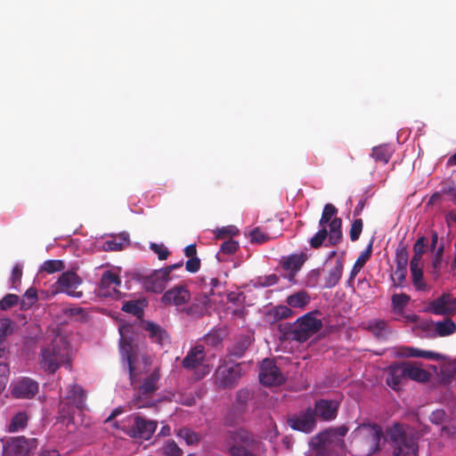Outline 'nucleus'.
I'll list each match as a JSON object with an SVG mask.
<instances>
[{"instance_id":"obj_19","label":"nucleus","mask_w":456,"mask_h":456,"mask_svg":"<svg viewBox=\"0 0 456 456\" xmlns=\"http://www.w3.org/2000/svg\"><path fill=\"white\" fill-rule=\"evenodd\" d=\"M338 403L334 400L319 399L314 402L313 413L314 418H320L325 421H330L337 418Z\"/></svg>"},{"instance_id":"obj_64","label":"nucleus","mask_w":456,"mask_h":456,"mask_svg":"<svg viewBox=\"0 0 456 456\" xmlns=\"http://www.w3.org/2000/svg\"><path fill=\"white\" fill-rule=\"evenodd\" d=\"M203 285L205 289H207V287L209 286L208 291H206V293H208L209 295L214 294V289L217 287L220 284V281L217 278H211L209 280V283H207V281L205 279L202 280Z\"/></svg>"},{"instance_id":"obj_36","label":"nucleus","mask_w":456,"mask_h":456,"mask_svg":"<svg viewBox=\"0 0 456 456\" xmlns=\"http://www.w3.org/2000/svg\"><path fill=\"white\" fill-rule=\"evenodd\" d=\"M28 420V416L24 411H20L16 413L11 419L10 425H9V431L10 432H18L20 430H22L26 428Z\"/></svg>"},{"instance_id":"obj_7","label":"nucleus","mask_w":456,"mask_h":456,"mask_svg":"<svg viewBox=\"0 0 456 456\" xmlns=\"http://www.w3.org/2000/svg\"><path fill=\"white\" fill-rule=\"evenodd\" d=\"M347 431L348 428L345 426L328 428L314 436L310 440L309 445L315 452L320 451L329 452L331 445L344 449L345 442L343 438Z\"/></svg>"},{"instance_id":"obj_55","label":"nucleus","mask_w":456,"mask_h":456,"mask_svg":"<svg viewBox=\"0 0 456 456\" xmlns=\"http://www.w3.org/2000/svg\"><path fill=\"white\" fill-rule=\"evenodd\" d=\"M205 343L208 346L216 347L222 344L223 337L217 330L211 331L204 337Z\"/></svg>"},{"instance_id":"obj_44","label":"nucleus","mask_w":456,"mask_h":456,"mask_svg":"<svg viewBox=\"0 0 456 456\" xmlns=\"http://www.w3.org/2000/svg\"><path fill=\"white\" fill-rule=\"evenodd\" d=\"M444 246L442 243L435 251V255L432 260V273L435 278H438L440 275L443 256H444Z\"/></svg>"},{"instance_id":"obj_39","label":"nucleus","mask_w":456,"mask_h":456,"mask_svg":"<svg viewBox=\"0 0 456 456\" xmlns=\"http://www.w3.org/2000/svg\"><path fill=\"white\" fill-rule=\"evenodd\" d=\"M16 328V323L9 318H0V340L6 343V338L12 335Z\"/></svg>"},{"instance_id":"obj_46","label":"nucleus","mask_w":456,"mask_h":456,"mask_svg":"<svg viewBox=\"0 0 456 456\" xmlns=\"http://www.w3.org/2000/svg\"><path fill=\"white\" fill-rule=\"evenodd\" d=\"M329 230L326 226H321V229L311 238L310 246L313 248H319L322 247L326 239L329 240Z\"/></svg>"},{"instance_id":"obj_29","label":"nucleus","mask_w":456,"mask_h":456,"mask_svg":"<svg viewBox=\"0 0 456 456\" xmlns=\"http://www.w3.org/2000/svg\"><path fill=\"white\" fill-rule=\"evenodd\" d=\"M402 355L405 357H422L429 360L440 361L444 360L445 357L438 353L432 351H423L415 347H403L402 348Z\"/></svg>"},{"instance_id":"obj_54","label":"nucleus","mask_w":456,"mask_h":456,"mask_svg":"<svg viewBox=\"0 0 456 456\" xmlns=\"http://www.w3.org/2000/svg\"><path fill=\"white\" fill-rule=\"evenodd\" d=\"M20 303V297L15 294H7L0 300V309L7 310Z\"/></svg>"},{"instance_id":"obj_34","label":"nucleus","mask_w":456,"mask_h":456,"mask_svg":"<svg viewBox=\"0 0 456 456\" xmlns=\"http://www.w3.org/2000/svg\"><path fill=\"white\" fill-rule=\"evenodd\" d=\"M175 435L183 439L187 445H198L201 441L200 434L185 427L179 428Z\"/></svg>"},{"instance_id":"obj_28","label":"nucleus","mask_w":456,"mask_h":456,"mask_svg":"<svg viewBox=\"0 0 456 456\" xmlns=\"http://www.w3.org/2000/svg\"><path fill=\"white\" fill-rule=\"evenodd\" d=\"M394 153V149L390 144H380L372 148L371 157L375 162L386 165L389 162Z\"/></svg>"},{"instance_id":"obj_49","label":"nucleus","mask_w":456,"mask_h":456,"mask_svg":"<svg viewBox=\"0 0 456 456\" xmlns=\"http://www.w3.org/2000/svg\"><path fill=\"white\" fill-rule=\"evenodd\" d=\"M64 268L65 265L61 260H46L44 262L41 271L47 273H54L62 271Z\"/></svg>"},{"instance_id":"obj_21","label":"nucleus","mask_w":456,"mask_h":456,"mask_svg":"<svg viewBox=\"0 0 456 456\" xmlns=\"http://www.w3.org/2000/svg\"><path fill=\"white\" fill-rule=\"evenodd\" d=\"M428 309L438 315L452 314L456 311L455 298H452L449 293H444L429 303Z\"/></svg>"},{"instance_id":"obj_58","label":"nucleus","mask_w":456,"mask_h":456,"mask_svg":"<svg viewBox=\"0 0 456 456\" xmlns=\"http://www.w3.org/2000/svg\"><path fill=\"white\" fill-rule=\"evenodd\" d=\"M151 249L158 255L159 260H166L170 254L168 249L162 244L151 243Z\"/></svg>"},{"instance_id":"obj_38","label":"nucleus","mask_w":456,"mask_h":456,"mask_svg":"<svg viewBox=\"0 0 456 456\" xmlns=\"http://www.w3.org/2000/svg\"><path fill=\"white\" fill-rule=\"evenodd\" d=\"M129 240L127 235L121 234L118 238H113L106 240L103 243V249L105 251H118L123 249L124 245H128Z\"/></svg>"},{"instance_id":"obj_48","label":"nucleus","mask_w":456,"mask_h":456,"mask_svg":"<svg viewBox=\"0 0 456 456\" xmlns=\"http://www.w3.org/2000/svg\"><path fill=\"white\" fill-rule=\"evenodd\" d=\"M165 456H183V452L174 440H167L162 447Z\"/></svg>"},{"instance_id":"obj_61","label":"nucleus","mask_w":456,"mask_h":456,"mask_svg":"<svg viewBox=\"0 0 456 456\" xmlns=\"http://www.w3.org/2000/svg\"><path fill=\"white\" fill-rule=\"evenodd\" d=\"M185 268L189 273H196L200 268V259L199 257H191L185 263Z\"/></svg>"},{"instance_id":"obj_35","label":"nucleus","mask_w":456,"mask_h":456,"mask_svg":"<svg viewBox=\"0 0 456 456\" xmlns=\"http://www.w3.org/2000/svg\"><path fill=\"white\" fill-rule=\"evenodd\" d=\"M38 300L37 291L35 288H29L20 299V309L26 311L31 308Z\"/></svg>"},{"instance_id":"obj_41","label":"nucleus","mask_w":456,"mask_h":456,"mask_svg":"<svg viewBox=\"0 0 456 456\" xmlns=\"http://www.w3.org/2000/svg\"><path fill=\"white\" fill-rule=\"evenodd\" d=\"M249 236L251 242L256 244H262L277 237V235L265 232L259 227H256L250 231Z\"/></svg>"},{"instance_id":"obj_62","label":"nucleus","mask_w":456,"mask_h":456,"mask_svg":"<svg viewBox=\"0 0 456 456\" xmlns=\"http://www.w3.org/2000/svg\"><path fill=\"white\" fill-rule=\"evenodd\" d=\"M278 281H279V278L276 274H270L268 276L261 278L259 281V283L263 287H269V286L276 284L278 282Z\"/></svg>"},{"instance_id":"obj_56","label":"nucleus","mask_w":456,"mask_h":456,"mask_svg":"<svg viewBox=\"0 0 456 456\" xmlns=\"http://www.w3.org/2000/svg\"><path fill=\"white\" fill-rule=\"evenodd\" d=\"M239 248V242L233 240H226L221 245L220 251L226 255H233Z\"/></svg>"},{"instance_id":"obj_47","label":"nucleus","mask_w":456,"mask_h":456,"mask_svg":"<svg viewBox=\"0 0 456 456\" xmlns=\"http://www.w3.org/2000/svg\"><path fill=\"white\" fill-rule=\"evenodd\" d=\"M412 283L416 289L418 290H425L427 289V284L423 280V271L422 267L419 268H410Z\"/></svg>"},{"instance_id":"obj_33","label":"nucleus","mask_w":456,"mask_h":456,"mask_svg":"<svg viewBox=\"0 0 456 456\" xmlns=\"http://www.w3.org/2000/svg\"><path fill=\"white\" fill-rule=\"evenodd\" d=\"M310 301V297L305 290H300L287 297L286 303L290 307L304 308Z\"/></svg>"},{"instance_id":"obj_52","label":"nucleus","mask_w":456,"mask_h":456,"mask_svg":"<svg viewBox=\"0 0 456 456\" xmlns=\"http://www.w3.org/2000/svg\"><path fill=\"white\" fill-rule=\"evenodd\" d=\"M410 297L404 293L395 294L391 297V302L394 309H403L410 301Z\"/></svg>"},{"instance_id":"obj_13","label":"nucleus","mask_w":456,"mask_h":456,"mask_svg":"<svg viewBox=\"0 0 456 456\" xmlns=\"http://www.w3.org/2000/svg\"><path fill=\"white\" fill-rule=\"evenodd\" d=\"M288 426L296 431L310 434L316 428V419L313 408L307 407L305 411L289 415L287 419Z\"/></svg>"},{"instance_id":"obj_30","label":"nucleus","mask_w":456,"mask_h":456,"mask_svg":"<svg viewBox=\"0 0 456 456\" xmlns=\"http://www.w3.org/2000/svg\"><path fill=\"white\" fill-rule=\"evenodd\" d=\"M143 329L149 332L150 338L157 344L162 345L168 338L166 330L154 322H144Z\"/></svg>"},{"instance_id":"obj_12","label":"nucleus","mask_w":456,"mask_h":456,"mask_svg":"<svg viewBox=\"0 0 456 456\" xmlns=\"http://www.w3.org/2000/svg\"><path fill=\"white\" fill-rule=\"evenodd\" d=\"M317 313H306L296 321V330L293 337L295 341L299 343L305 342L322 328V320L315 317Z\"/></svg>"},{"instance_id":"obj_18","label":"nucleus","mask_w":456,"mask_h":456,"mask_svg":"<svg viewBox=\"0 0 456 456\" xmlns=\"http://www.w3.org/2000/svg\"><path fill=\"white\" fill-rule=\"evenodd\" d=\"M171 279L167 272L161 268L155 270L151 274L146 276L143 280V286L147 291L161 293L165 289L167 281Z\"/></svg>"},{"instance_id":"obj_51","label":"nucleus","mask_w":456,"mask_h":456,"mask_svg":"<svg viewBox=\"0 0 456 456\" xmlns=\"http://www.w3.org/2000/svg\"><path fill=\"white\" fill-rule=\"evenodd\" d=\"M281 338L284 340H294V331L296 330V322L293 323H281L278 326Z\"/></svg>"},{"instance_id":"obj_22","label":"nucleus","mask_w":456,"mask_h":456,"mask_svg":"<svg viewBox=\"0 0 456 456\" xmlns=\"http://www.w3.org/2000/svg\"><path fill=\"white\" fill-rule=\"evenodd\" d=\"M190 298L191 293L187 288L183 285H178L167 290L161 297V302L164 305L180 306L186 304Z\"/></svg>"},{"instance_id":"obj_10","label":"nucleus","mask_w":456,"mask_h":456,"mask_svg":"<svg viewBox=\"0 0 456 456\" xmlns=\"http://www.w3.org/2000/svg\"><path fill=\"white\" fill-rule=\"evenodd\" d=\"M338 209L330 203L324 206L321 219L320 226H329V243L330 246H337L343 239L342 220L337 217Z\"/></svg>"},{"instance_id":"obj_57","label":"nucleus","mask_w":456,"mask_h":456,"mask_svg":"<svg viewBox=\"0 0 456 456\" xmlns=\"http://www.w3.org/2000/svg\"><path fill=\"white\" fill-rule=\"evenodd\" d=\"M21 277H22V268L19 265H14V267L12 268V276H11L12 289L18 288V286L20 283Z\"/></svg>"},{"instance_id":"obj_40","label":"nucleus","mask_w":456,"mask_h":456,"mask_svg":"<svg viewBox=\"0 0 456 456\" xmlns=\"http://www.w3.org/2000/svg\"><path fill=\"white\" fill-rule=\"evenodd\" d=\"M239 233V229L232 224L223 226L214 231L215 238L216 240H231L232 237L237 236Z\"/></svg>"},{"instance_id":"obj_14","label":"nucleus","mask_w":456,"mask_h":456,"mask_svg":"<svg viewBox=\"0 0 456 456\" xmlns=\"http://www.w3.org/2000/svg\"><path fill=\"white\" fill-rule=\"evenodd\" d=\"M259 380L263 385L272 387L281 385L285 381V378L275 362L265 358L260 365Z\"/></svg>"},{"instance_id":"obj_60","label":"nucleus","mask_w":456,"mask_h":456,"mask_svg":"<svg viewBox=\"0 0 456 456\" xmlns=\"http://www.w3.org/2000/svg\"><path fill=\"white\" fill-rule=\"evenodd\" d=\"M274 315L279 319H287L292 315V310L288 305H278L274 308Z\"/></svg>"},{"instance_id":"obj_6","label":"nucleus","mask_w":456,"mask_h":456,"mask_svg":"<svg viewBox=\"0 0 456 456\" xmlns=\"http://www.w3.org/2000/svg\"><path fill=\"white\" fill-rule=\"evenodd\" d=\"M181 364L183 369L193 371L194 379L197 380L205 378L211 371L205 347L202 345H196L191 347Z\"/></svg>"},{"instance_id":"obj_42","label":"nucleus","mask_w":456,"mask_h":456,"mask_svg":"<svg viewBox=\"0 0 456 456\" xmlns=\"http://www.w3.org/2000/svg\"><path fill=\"white\" fill-rule=\"evenodd\" d=\"M436 331L441 337L449 336L456 331V324L452 319L437 322L436 324Z\"/></svg>"},{"instance_id":"obj_16","label":"nucleus","mask_w":456,"mask_h":456,"mask_svg":"<svg viewBox=\"0 0 456 456\" xmlns=\"http://www.w3.org/2000/svg\"><path fill=\"white\" fill-rule=\"evenodd\" d=\"M408 259L409 253L407 248L404 245L400 244L395 250L396 268L394 275H392V281L395 287L402 288L405 282Z\"/></svg>"},{"instance_id":"obj_23","label":"nucleus","mask_w":456,"mask_h":456,"mask_svg":"<svg viewBox=\"0 0 456 456\" xmlns=\"http://www.w3.org/2000/svg\"><path fill=\"white\" fill-rule=\"evenodd\" d=\"M305 260L306 256L305 254L290 255L287 257H283L281 260L282 268L289 272V273L285 275V278L292 284L297 283L296 275L304 265Z\"/></svg>"},{"instance_id":"obj_8","label":"nucleus","mask_w":456,"mask_h":456,"mask_svg":"<svg viewBox=\"0 0 456 456\" xmlns=\"http://www.w3.org/2000/svg\"><path fill=\"white\" fill-rule=\"evenodd\" d=\"M159 370L156 369L142 380L133 399V404L135 408H150L155 405L152 396L159 389Z\"/></svg>"},{"instance_id":"obj_45","label":"nucleus","mask_w":456,"mask_h":456,"mask_svg":"<svg viewBox=\"0 0 456 456\" xmlns=\"http://www.w3.org/2000/svg\"><path fill=\"white\" fill-rule=\"evenodd\" d=\"M441 193L448 196L449 200L456 205V183L451 179L444 180L441 183Z\"/></svg>"},{"instance_id":"obj_50","label":"nucleus","mask_w":456,"mask_h":456,"mask_svg":"<svg viewBox=\"0 0 456 456\" xmlns=\"http://www.w3.org/2000/svg\"><path fill=\"white\" fill-rule=\"evenodd\" d=\"M386 322L382 320H373L369 322L367 330L376 337H383L386 329Z\"/></svg>"},{"instance_id":"obj_5","label":"nucleus","mask_w":456,"mask_h":456,"mask_svg":"<svg viewBox=\"0 0 456 456\" xmlns=\"http://www.w3.org/2000/svg\"><path fill=\"white\" fill-rule=\"evenodd\" d=\"M68 355L67 343L61 338H55L41 350L40 364L45 370L54 373Z\"/></svg>"},{"instance_id":"obj_3","label":"nucleus","mask_w":456,"mask_h":456,"mask_svg":"<svg viewBox=\"0 0 456 456\" xmlns=\"http://www.w3.org/2000/svg\"><path fill=\"white\" fill-rule=\"evenodd\" d=\"M355 436L359 439L362 452L371 456L381 450L380 442L384 438L382 428L376 424L363 423L354 430Z\"/></svg>"},{"instance_id":"obj_9","label":"nucleus","mask_w":456,"mask_h":456,"mask_svg":"<svg viewBox=\"0 0 456 456\" xmlns=\"http://www.w3.org/2000/svg\"><path fill=\"white\" fill-rule=\"evenodd\" d=\"M86 395L77 384H73L68 390V395L62 398L59 404V412L61 419H72L75 409H85Z\"/></svg>"},{"instance_id":"obj_63","label":"nucleus","mask_w":456,"mask_h":456,"mask_svg":"<svg viewBox=\"0 0 456 456\" xmlns=\"http://www.w3.org/2000/svg\"><path fill=\"white\" fill-rule=\"evenodd\" d=\"M321 275V270L320 269H314L312 270L308 274V285L314 287L316 285L319 278Z\"/></svg>"},{"instance_id":"obj_24","label":"nucleus","mask_w":456,"mask_h":456,"mask_svg":"<svg viewBox=\"0 0 456 456\" xmlns=\"http://www.w3.org/2000/svg\"><path fill=\"white\" fill-rule=\"evenodd\" d=\"M240 378L239 366L220 367L216 372V384L219 387H231L235 385Z\"/></svg>"},{"instance_id":"obj_59","label":"nucleus","mask_w":456,"mask_h":456,"mask_svg":"<svg viewBox=\"0 0 456 456\" xmlns=\"http://www.w3.org/2000/svg\"><path fill=\"white\" fill-rule=\"evenodd\" d=\"M428 241L426 237L421 236L418 238L413 245V252L416 253V255H424L428 247Z\"/></svg>"},{"instance_id":"obj_4","label":"nucleus","mask_w":456,"mask_h":456,"mask_svg":"<svg viewBox=\"0 0 456 456\" xmlns=\"http://www.w3.org/2000/svg\"><path fill=\"white\" fill-rule=\"evenodd\" d=\"M394 447V456H418V439L405 432L403 427L395 423L387 430Z\"/></svg>"},{"instance_id":"obj_43","label":"nucleus","mask_w":456,"mask_h":456,"mask_svg":"<svg viewBox=\"0 0 456 456\" xmlns=\"http://www.w3.org/2000/svg\"><path fill=\"white\" fill-rule=\"evenodd\" d=\"M122 311L133 314L137 318H142L143 315V307L142 303L138 300L126 301L121 307Z\"/></svg>"},{"instance_id":"obj_31","label":"nucleus","mask_w":456,"mask_h":456,"mask_svg":"<svg viewBox=\"0 0 456 456\" xmlns=\"http://www.w3.org/2000/svg\"><path fill=\"white\" fill-rule=\"evenodd\" d=\"M344 270L343 261L338 259L335 266L330 270L328 276L325 280V288H334L340 281Z\"/></svg>"},{"instance_id":"obj_11","label":"nucleus","mask_w":456,"mask_h":456,"mask_svg":"<svg viewBox=\"0 0 456 456\" xmlns=\"http://www.w3.org/2000/svg\"><path fill=\"white\" fill-rule=\"evenodd\" d=\"M253 441L252 435L246 430L229 431L225 437L228 453L230 456H257L248 449Z\"/></svg>"},{"instance_id":"obj_27","label":"nucleus","mask_w":456,"mask_h":456,"mask_svg":"<svg viewBox=\"0 0 456 456\" xmlns=\"http://www.w3.org/2000/svg\"><path fill=\"white\" fill-rule=\"evenodd\" d=\"M372 244L373 240H371L367 248L361 252L359 256L357 257L352 270L350 273V277L348 280V284H350L356 275L360 273L361 269L364 266V265L368 262V260L370 258L372 254Z\"/></svg>"},{"instance_id":"obj_32","label":"nucleus","mask_w":456,"mask_h":456,"mask_svg":"<svg viewBox=\"0 0 456 456\" xmlns=\"http://www.w3.org/2000/svg\"><path fill=\"white\" fill-rule=\"evenodd\" d=\"M406 379L416 381H426L428 378V372L411 363H403Z\"/></svg>"},{"instance_id":"obj_25","label":"nucleus","mask_w":456,"mask_h":456,"mask_svg":"<svg viewBox=\"0 0 456 456\" xmlns=\"http://www.w3.org/2000/svg\"><path fill=\"white\" fill-rule=\"evenodd\" d=\"M406 379L405 371L403 363L392 364L388 367V373L386 383L394 390H398L401 383Z\"/></svg>"},{"instance_id":"obj_17","label":"nucleus","mask_w":456,"mask_h":456,"mask_svg":"<svg viewBox=\"0 0 456 456\" xmlns=\"http://www.w3.org/2000/svg\"><path fill=\"white\" fill-rule=\"evenodd\" d=\"M61 292L67 293L74 297H81L83 293L77 289L81 284V279L74 272L63 273L56 282Z\"/></svg>"},{"instance_id":"obj_53","label":"nucleus","mask_w":456,"mask_h":456,"mask_svg":"<svg viewBox=\"0 0 456 456\" xmlns=\"http://www.w3.org/2000/svg\"><path fill=\"white\" fill-rule=\"evenodd\" d=\"M363 222L361 218L355 219L352 224L349 231L350 240L356 241L362 232Z\"/></svg>"},{"instance_id":"obj_26","label":"nucleus","mask_w":456,"mask_h":456,"mask_svg":"<svg viewBox=\"0 0 456 456\" xmlns=\"http://www.w3.org/2000/svg\"><path fill=\"white\" fill-rule=\"evenodd\" d=\"M253 338L249 335H243L237 338L234 344L229 348V355L239 359L242 357L248 348L251 346Z\"/></svg>"},{"instance_id":"obj_1","label":"nucleus","mask_w":456,"mask_h":456,"mask_svg":"<svg viewBox=\"0 0 456 456\" xmlns=\"http://www.w3.org/2000/svg\"><path fill=\"white\" fill-rule=\"evenodd\" d=\"M129 329L130 327L126 325L119 327V353L121 359L127 363L130 383L134 386L138 378L148 370L151 362L142 347L134 343L132 338L125 335Z\"/></svg>"},{"instance_id":"obj_20","label":"nucleus","mask_w":456,"mask_h":456,"mask_svg":"<svg viewBox=\"0 0 456 456\" xmlns=\"http://www.w3.org/2000/svg\"><path fill=\"white\" fill-rule=\"evenodd\" d=\"M38 392V383L30 378H22L12 385V394L16 398L30 399Z\"/></svg>"},{"instance_id":"obj_2","label":"nucleus","mask_w":456,"mask_h":456,"mask_svg":"<svg viewBox=\"0 0 456 456\" xmlns=\"http://www.w3.org/2000/svg\"><path fill=\"white\" fill-rule=\"evenodd\" d=\"M114 427L121 429L131 438L149 441L158 428V421L146 419L139 413H132L120 422H116Z\"/></svg>"},{"instance_id":"obj_37","label":"nucleus","mask_w":456,"mask_h":456,"mask_svg":"<svg viewBox=\"0 0 456 456\" xmlns=\"http://www.w3.org/2000/svg\"><path fill=\"white\" fill-rule=\"evenodd\" d=\"M121 284V280L119 276L111 272V271H106L102 275L101 281H100V288L101 289H110L113 287L114 289Z\"/></svg>"},{"instance_id":"obj_15","label":"nucleus","mask_w":456,"mask_h":456,"mask_svg":"<svg viewBox=\"0 0 456 456\" xmlns=\"http://www.w3.org/2000/svg\"><path fill=\"white\" fill-rule=\"evenodd\" d=\"M37 447L36 438L19 436L11 439L4 445V452L7 456H28Z\"/></svg>"}]
</instances>
